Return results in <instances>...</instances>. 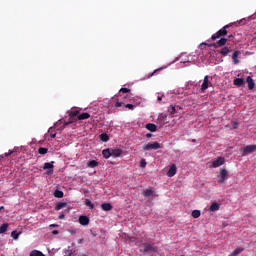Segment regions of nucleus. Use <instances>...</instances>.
<instances>
[{
    "mask_svg": "<svg viewBox=\"0 0 256 256\" xmlns=\"http://www.w3.org/2000/svg\"><path fill=\"white\" fill-rule=\"evenodd\" d=\"M143 253L145 255H153L154 253H159V248L155 245V242H146L142 244Z\"/></svg>",
    "mask_w": 256,
    "mask_h": 256,
    "instance_id": "nucleus-1",
    "label": "nucleus"
},
{
    "mask_svg": "<svg viewBox=\"0 0 256 256\" xmlns=\"http://www.w3.org/2000/svg\"><path fill=\"white\" fill-rule=\"evenodd\" d=\"M231 27V24L225 25L222 29L218 30L215 34L212 35V41H216V39H221V37H225L228 33V29Z\"/></svg>",
    "mask_w": 256,
    "mask_h": 256,
    "instance_id": "nucleus-2",
    "label": "nucleus"
},
{
    "mask_svg": "<svg viewBox=\"0 0 256 256\" xmlns=\"http://www.w3.org/2000/svg\"><path fill=\"white\" fill-rule=\"evenodd\" d=\"M256 151V145L252 144V145H248L245 147H241L240 148V153H242V157H247V155H251V153H255Z\"/></svg>",
    "mask_w": 256,
    "mask_h": 256,
    "instance_id": "nucleus-3",
    "label": "nucleus"
},
{
    "mask_svg": "<svg viewBox=\"0 0 256 256\" xmlns=\"http://www.w3.org/2000/svg\"><path fill=\"white\" fill-rule=\"evenodd\" d=\"M142 149H144V151H151V149H153L154 151H157V149H161V144H159V142H154V143H148V144H144L142 146Z\"/></svg>",
    "mask_w": 256,
    "mask_h": 256,
    "instance_id": "nucleus-4",
    "label": "nucleus"
},
{
    "mask_svg": "<svg viewBox=\"0 0 256 256\" xmlns=\"http://www.w3.org/2000/svg\"><path fill=\"white\" fill-rule=\"evenodd\" d=\"M227 177H229V172L227 169H220V178L218 179V183L222 185V183H225Z\"/></svg>",
    "mask_w": 256,
    "mask_h": 256,
    "instance_id": "nucleus-5",
    "label": "nucleus"
},
{
    "mask_svg": "<svg viewBox=\"0 0 256 256\" xmlns=\"http://www.w3.org/2000/svg\"><path fill=\"white\" fill-rule=\"evenodd\" d=\"M183 108H181V106H173L171 105L168 108V113H170L171 117H177V113H179V111H181Z\"/></svg>",
    "mask_w": 256,
    "mask_h": 256,
    "instance_id": "nucleus-6",
    "label": "nucleus"
},
{
    "mask_svg": "<svg viewBox=\"0 0 256 256\" xmlns=\"http://www.w3.org/2000/svg\"><path fill=\"white\" fill-rule=\"evenodd\" d=\"M221 165H225V157H218L212 162V167L214 169H217V167H221Z\"/></svg>",
    "mask_w": 256,
    "mask_h": 256,
    "instance_id": "nucleus-7",
    "label": "nucleus"
},
{
    "mask_svg": "<svg viewBox=\"0 0 256 256\" xmlns=\"http://www.w3.org/2000/svg\"><path fill=\"white\" fill-rule=\"evenodd\" d=\"M227 38H221L220 40L217 41V43L213 44H208V47H223L224 45H227Z\"/></svg>",
    "mask_w": 256,
    "mask_h": 256,
    "instance_id": "nucleus-8",
    "label": "nucleus"
},
{
    "mask_svg": "<svg viewBox=\"0 0 256 256\" xmlns=\"http://www.w3.org/2000/svg\"><path fill=\"white\" fill-rule=\"evenodd\" d=\"M53 163H55V162H51V163H49V162H46V163H44V166H43V169H44V171H47V175H53Z\"/></svg>",
    "mask_w": 256,
    "mask_h": 256,
    "instance_id": "nucleus-9",
    "label": "nucleus"
},
{
    "mask_svg": "<svg viewBox=\"0 0 256 256\" xmlns=\"http://www.w3.org/2000/svg\"><path fill=\"white\" fill-rule=\"evenodd\" d=\"M168 177H175L177 175V165L172 164L167 172Z\"/></svg>",
    "mask_w": 256,
    "mask_h": 256,
    "instance_id": "nucleus-10",
    "label": "nucleus"
},
{
    "mask_svg": "<svg viewBox=\"0 0 256 256\" xmlns=\"http://www.w3.org/2000/svg\"><path fill=\"white\" fill-rule=\"evenodd\" d=\"M207 89H209V76L204 77V81L201 85L202 93H205V91H207Z\"/></svg>",
    "mask_w": 256,
    "mask_h": 256,
    "instance_id": "nucleus-11",
    "label": "nucleus"
},
{
    "mask_svg": "<svg viewBox=\"0 0 256 256\" xmlns=\"http://www.w3.org/2000/svg\"><path fill=\"white\" fill-rule=\"evenodd\" d=\"M246 83H248V89L250 91L255 89V80L251 76H247Z\"/></svg>",
    "mask_w": 256,
    "mask_h": 256,
    "instance_id": "nucleus-12",
    "label": "nucleus"
},
{
    "mask_svg": "<svg viewBox=\"0 0 256 256\" xmlns=\"http://www.w3.org/2000/svg\"><path fill=\"white\" fill-rule=\"evenodd\" d=\"M112 157L115 159L117 157H121V155H123V150L119 149V148H112Z\"/></svg>",
    "mask_w": 256,
    "mask_h": 256,
    "instance_id": "nucleus-13",
    "label": "nucleus"
},
{
    "mask_svg": "<svg viewBox=\"0 0 256 256\" xmlns=\"http://www.w3.org/2000/svg\"><path fill=\"white\" fill-rule=\"evenodd\" d=\"M220 55H222V57H227V55H229V53H231V47L229 46H225L223 47L220 51H219Z\"/></svg>",
    "mask_w": 256,
    "mask_h": 256,
    "instance_id": "nucleus-14",
    "label": "nucleus"
},
{
    "mask_svg": "<svg viewBox=\"0 0 256 256\" xmlns=\"http://www.w3.org/2000/svg\"><path fill=\"white\" fill-rule=\"evenodd\" d=\"M89 222H90V219H89V217L88 216H80L79 217V223H80V225H83V226H85V225H89Z\"/></svg>",
    "mask_w": 256,
    "mask_h": 256,
    "instance_id": "nucleus-15",
    "label": "nucleus"
},
{
    "mask_svg": "<svg viewBox=\"0 0 256 256\" xmlns=\"http://www.w3.org/2000/svg\"><path fill=\"white\" fill-rule=\"evenodd\" d=\"M240 54H241V52H239L238 50L234 51V53L232 55V60H233L234 65H238Z\"/></svg>",
    "mask_w": 256,
    "mask_h": 256,
    "instance_id": "nucleus-16",
    "label": "nucleus"
},
{
    "mask_svg": "<svg viewBox=\"0 0 256 256\" xmlns=\"http://www.w3.org/2000/svg\"><path fill=\"white\" fill-rule=\"evenodd\" d=\"M233 84L236 85V87H243V85H245V80L243 78H236L234 79Z\"/></svg>",
    "mask_w": 256,
    "mask_h": 256,
    "instance_id": "nucleus-17",
    "label": "nucleus"
},
{
    "mask_svg": "<svg viewBox=\"0 0 256 256\" xmlns=\"http://www.w3.org/2000/svg\"><path fill=\"white\" fill-rule=\"evenodd\" d=\"M102 155H103L104 159H109V157H113L112 156V151L109 148L104 149L102 151Z\"/></svg>",
    "mask_w": 256,
    "mask_h": 256,
    "instance_id": "nucleus-18",
    "label": "nucleus"
},
{
    "mask_svg": "<svg viewBox=\"0 0 256 256\" xmlns=\"http://www.w3.org/2000/svg\"><path fill=\"white\" fill-rule=\"evenodd\" d=\"M99 166V162L97 160H90L87 162V167L90 169H95V167Z\"/></svg>",
    "mask_w": 256,
    "mask_h": 256,
    "instance_id": "nucleus-19",
    "label": "nucleus"
},
{
    "mask_svg": "<svg viewBox=\"0 0 256 256\" xmlns=\"http://www.w3.org/2000/svg\"><path fill=\"white\" fill-rule=\"evenodd\" d=\"M143 197H151L155 195V192L151 188H147L142 192Z\"/></svg>",
    "mask_w": 256,
    "mask_h": 256,
    "instance_id": "nucleus-20",
    "label": "nucleus"
},
{
    "mask_svg": "<svg viewBox=\"0 0 256 256\" xmlns=\"http://www.w3.org/2000/svg\"><path fill=\"white\" fill-rule=\"evenodd\" d=\"M101 209L103 211H111L113 209V205L111 203H102Z\"/></svg>",
    "mask_w": 256,
    "mask_h": 256,
    "instance_id": "nucleus-21",
    "label": "nucleus"
},
{
    "mask_svg": "<svg viewBox=\"0 0 256 256\" xmlns=\"http://www.w3.org/2000/svg\"><path fill=\"white\" fill-rule=\"evenodd\" d=\"M146 129L148 131H151V133H155V131H157V125H155L153 123H148V124H146Z\"/></svg>",
    "mask_w": 256,
    "mask_h": 256,
    "instance_id": "nucleus-22",
    "label": "nucleus"
},
{
    "mask_svg": "<svg viewBox=\"0 0 256 256\" xmlns=\"http://www.w3.org/2000/svg\"><path fill=\"white\" fill-rule=\"evenodd\" d=\"M219 209H221V204L217 202H213L210 206V211L212 212L219 211Z\"/></svg>",
    "mask_w": 256,
    "mask_h": 256,
    "instance_id": "nucleus-23",
    "label": "nucleus"
},
{
    "mask_svg": "<svg viewBox=\"0 0 256 256\" xmlns=\"http://www.w3.org/2000/svg\"><path fill=\"white\" fill-rule=\"evenodd\" d=\"M65 207H67L66 202H58L55 206V210L56 211H61V209H65Z\"/></svg>",
    "mask_w": 256,
    "mask_h": 256,
    "instance_id": "nucleus-24",
    "label": "nucleus"
},
{
    "mask_svg": "<svg viewBox=\"0 0 256 256\" xmlns=\"http://www.w3.org/2000/svg\"><path fill=\"white\" fill-rule=\"evenodd\" d=\"M90 117H91V114L84 112V113L78 115V120L84 121L85 119H89Z\"/></svg>",
    "mask_w": 256,
    "mask_h": 256,
    "instance_id": "nucleus-25",
    "label": "nucleus"
},
{
    "mask_svg": "<svg viewBox=\"0 0 256 256\" xmlns=\"http://www.w3.org/2000/svg\"><path fill=\"white\" fill-rule=\"evenodd\" d=\"M9 229V223H4L0 226V235H2L3 233H7Z\"/></svg>",
    "mask_w": 256,
    "mask_h": 256,
    "instance_id": "nucleus-26",
    "label": "nucleus"
},
{
    "mask_svg": "<svg viewBox=\"0 0 256 256\" xmlns=\"http://www.w3.org/2000/svg\"><path fill=\"white\" fill-rule=\"evenodd\" d=\"M64 193L61 190H55L54 191V197H56L57 199H63Z\"/></svg>",
    "mask_w": 256,
    "mask_h": 256,
    "instance_id": "nucleus-27",
    "label": "nucleus"
},
{
    "mask_svg": "<svg viewBox=\"0 0 256 256\" xmlns=\"http://www.w3.org/2000/svg\"><path fill=\"white\" fill-rule=\"evenodd\" d=\"M38 153H39V155H47V153H49V149L45 148V147H40L38 149Z\"/></svg>",
    "mask_w": 256,
    "mask_h": 256,
    "instance_id": "nucleus-28",
    "label": "nucleus"
},
{
    "mask_svg": "<svg viewBox=\"0 0 256 256\" xmlns=\"http://www.w3.org/2000/svg\"><path fill=\"white\" fill-rule=\"evenodd\" d=\"M19 235H21V232H17V230L11 232V237L12 239H14V241H17V239H19Z\"/></svg>",
    "mask_w": 256,
    "mask_h": 256,
    "instance_id": "nucleus-29",
    "label": "nucleus"
},
{
    "mask_svg": "<svg viewBox=\"0 0 256 256\" xmlns=\"http://www.w3.org/2000/svg\"><path fill=\"white\" fill-rule=\"evenodd\" d=\"M30 256H45V254H43V252H41L39 250H32L30 252Z\"/></svg>",
    "mask_w": 256,
    "mask_h": 256,
    "instance_id": "nucleus-30",
    "label": "nucleus"
},
{
    "mask_svg": "<svg viewBox=\"0 0 256 256\" xmlns=\"http://www.w3.org/2000/svg\"><path fill=\"white\" fill-rule=\"evenodd\" d=\"M100 141H103L104 143H107V141H109V135H107V133H102L100 135Z\"/></svg>",
    "mask_w": 256,
    "mask_h": 256,
    "instance_id": "nucleus-31",
    "label": "nucleus"
},
{
    "mask_svg": "<svg viewBox=\"0 0 256 256\" xmlns=\"http://www.w3.org/2000/svg\"><path fill=\"white\" fill-rule=\"evenodd\" d=\"M85 205L86 207H89V209H95V204H93V202H91L89 199L85 200Z\"/></svg>",
    "mask_w": 256,
    "mask_h": 256,
    "instance_id": "nucleus-32",
    "label": "nucleus"
},
{
    "mask_svg": "<svg viewBox=\"0 0 256 256\" xmlns=\"http://www.w3.org/2000/svg\"><path fill=\"white\" fill-rule=\"evenodd\" d=\"M192 217H193L194 219H199V217H201V211H199V210H193V211H192Z\"/></svg>",
    "mask_w": 256,
    "mask_h": 256,
    "instance_id": "nucleus-33",
    "label": "nucleus"
},
{
    "mask_svg": "<svg viewBox=\"0 0 256 256\" xmlns=\"http://www.w3.org/2000/svg\"><path fill=\"white\" fill-rule=\"evenodd\" d=\"M245 249L243 248H236L229 256H237L239 253H242Z\"/></svg>",
    "mask_w": 256,
    "mask_h": 256,
    "instance_id": "nucleus-34",
    "label": "nucleus"
},
{
    "mask_svg": "<svg viewBox=\"0 0 256 256\" xmlns=\"http://www.w3.org/2000/svg\"><path fill=\"white\" fill-rule=\"evenodd\" d=\"M79 113L80 111L79 110H72L69 112V117H79Z\"/></svg>",
    "mask_w": 256,
    "mask_h": 256,
    "instance_id": "nucleus-35",
    "label": "nucleus"
},
{
    "mask_svg": "<svg viewBox=\"0 0 256 256\" xmlns=\"http://www.w3.org/2000/svg\"><path fill=\"white\" fill-rule=\"evenodd\" d=\"M167 67H160L156 70L153 71V73H151L148 77H153V75H155V73H157L158 71H163V69H166Z\"/></svg>",
    "mask_w": 256,
    "mask_h": 256,
    "instance_id": "nucleus-36",
    "label": "nucleus"
},
{
    "mask_svg": "<svg viewBox=\"0 0 256 256\" xmlns=\"http://www.w3.org/2000/svg\"><path fill=\"white\" fill-rule=\"evenodd\" d=\"M140 167H142V169H145V167H147V161L145 159H142L140 161Z\"/></svg>",
    "mask_w": 256,
    "mask_h": 256,
    "instance_id": "nucleus-37",
    "label": "nucleus"
},
{
    "mask_svg": "<svg viewBox=\"0 0 256 256\" xmlns=\"http://www.w3.org/2000/svg\"><path fill=\"white\" fill-rule=\"evenodd\" d=\"M125 107H126V109H129V111L135 110V105H133V104H126Z\"/></svg>",
    "mask_w": 256,
    "mask_h": 256,
    "instance_id": "nucleus-38",
    "label": "nucleus"
},
{
    "mask_svg": "<svg viewBox=\"0 0 256 256\" xmlns=\"http://www.w3.org/2000/svg\"><path fill=\"white\" fill-rule=\"evenodd\" d=\"M67 123H68L69 125L75 123V117H74V116H69V119H68Z\"/></svg>",
    "mask_w": 256,
    "mask_h": 256,
    "instance_id": "nucleus-39",
    "label": "nucleus"
},
{
    "mask_svg": "<svg viewBox=\"0 0 256 256\" xmlns=\"http://www.w3.org/2000/svg\"><path fill=\"white\" fill-rule=\"evenodd\" d=\"M120 93H131V89L129 88H121Z\"/></svg>",
    "mask_w": 256,
    "mask_h": 256,
    "instance_id": "nucleus-40",
    "label": "nucleus"
},
{
    "mask_svg": "<svg viewBox=\"0 0 256 256\" xmlns=\"http://www.w3.org/2000/svg\"><path fill=\"white\" fill-rule=\"evenodd\" d=\"M232 127H233V129H238L239 128V122L233 121L232 122Z\"/></svg>",
    "mask_w": 256,
    "mask_h": 256,
    "instance_id": "nucleus-41",
    "label": "nucleus"
},
{
    "mask_svg": "<svg viewBox=\"0 0 256 256\" xmlns=\"http://www.w3.org/2000/svg\"><path fill=\"white\" fill-rule=\"evenodd\" d=\"M115 107H117V108L123 107V102H116Z\"/></svg>",
    "mask_w": 256,
    "mask_h": 256,
    "instance_id": "nucleus-42",
    "label": "nucleus"
},
{
    "mask_svg": "<svg viewBox=\"0 0 256 256\" xmlns=\"http://www.w3.org/2000/svg\"><path fill=\"white\" fill-rule=\"evenodd\" d=\"M59 219H65V213L60 212V214H59Z\"/></svg>",
    "mask_w": 256,
    "mask_h": 256,
    "instance_id": "nucleus-43",
    "label": "nucleus"
},
{
    "mask_svg": "<svg viewBox=\"0 0 256 256\" xmlns=\"http://www.w3.org/2000/svg\"><path fill=\"white\" fill-rule=\"evenodd\" d=\"M146 137H147V139H151V137H153V134L148 133V134H146Z\"/></svg>",
    "mask_w": 256,
    "mask_h": 256,
    "instance_id": "nucleus-44",
    "label": "nucleus"
},
{
    "mask_svg": "<svg viewBox=\"0 0 256 256\" xmlns=\"http://www.w3.org/2000/svg\"><path fill=\"white\" fill-rule=\"evenodd\" d=\"M50 137H51V139H55L57 137V134L56 133L50 134Z\"/></svg>",
    "mask_w": 256,
    "mask_h": 256,
    "instance_id": "nucleus-45",
    "label": "nucleus"
},
{
    "mask_svg": "<svg viewBox=\"0 0 256 256\" xmlns=\"http://www.w3.org/2000/svg\"><path fill=\"white\" fill-rule=\"evenodd\" d=\"M52 233H53V235H59V231L58 230H53Z\"/></svg>",
    "mask_w": 256,
    "mask_h": 256,
    "instance_id": "nucleus-46",
    "label": "nucleus"
},
{
    "mask_svg": "<svg viewBox=\"0 0 256 256\" xmlns=\"http://www.w3.org/2000/svg\"><path fill=\"white\" fill-rule=\"evenodd\" d=\"M157 100H158L159 102L163 101V96H158V97H157Z\"/></svg>",
    "mask_w": 256,
    "mask_h": 256,
    "instance_id": "nucleus-47",
    "label": "nucleus"
},
{
    "mask_svg": "<svg viewBox=\"0 0 256 256\" xmlns=\"http://www.w3.org/2000/svg\"><path fill=\"white\" fill-rule=\"evenodd\" d=\"M67 125H69L68 122H65L62 129H65V127H67Z\"/></svg>",
    "mask_w": 256,
    "mask_h": 256,
    "instance_id": "nucleus-48",
    "label": "nucleus"
},
{
    "mask_svg": "<svg viewBox=\"0 0 256 256\" xmlns=\"http://www.w3.org/2000/svg\"><path fill=\"white\" fill-rule=\"evenodd\" d=\"M12 154H13V151L10 152V153H6L5 156H6V157H9V155H12Z\"/></svg>",
    "mask_w": 256,
    "mask_h": 256,
    "instance_id": "nucleus-49",
    "label": "nucleus"
},
{
    "mask_svg": "<svg viewBox=\"0 0 256 256\" xmlns=\"http://www.w3.org/2000/svg\"><path fill=\"white\" fill-rule=\"evenodd\" d=\"M78 243H79L80 245H83V239L78 240Z\"/></svg>",
    "mask_w": 256,
    "mask_h": 256,
    "instance_id": "nucleus-50",
    "label": "nucleus"
},
{
    "mask_svg": "<svg viewBox=\"0 0 256 256\" xmlns=\"http://www.w3.org/2000/svg\"><path fill=\"white\" fill-rule=\"evenodd\" d=\"M233 34L228 35V39H233Z\"/></svg>",
    "mask_w": 256,
    "mask_h": 256,
    "instance_id": "nucleus-51",
    "label": "nucleus"
},
{
    "mask_svg": "<svg viewBox=\"0 0 256 256\" xmlns=\"http://www.w3.org/2000/svg\"><path fill=\"white\" fill-rule=\"evenodd\" d=\"M50 227H59L57 224H51Z\"/></svg>",
    "mask_w": 256,
    "mask_h": 256,
    "instance_id": "nucleus-52",
    "label": "nucleus"
},
{
    "mask_svg": "<svg viewBox=\"0 0 256 256\" xmlns=\"http://www.w3.org/2000/svg\"><path fill=\"white\" fill-rule=\"evenodd\" d=\"M5 209V206H0V211H3Z\"/></svg>",
    "mask_w": 256,
    "mask_h": 256,
    "instance_id": "nucleus-53",
    "label": "nucleus"
},
{
    "mask_svg": "<svg viewBox=\"0 0 256 256\" xmlns=\"http://www.w3.org/2000/svg\"><path fill=\"white\" fill-rule=\"evenodd\" d=\"M197 142V140L196 139H192V143H196Z\"/></svg>",
    "mask_w": 256,
    "mask_h": 256,
    "instance_id": "nucleus-54",
    "label": "nucleus"
},
{
    "mask_svg": "<svg viewBox=\"0 0 256 256\" xmlns=\"http://www.w3.org/2000/svg\"><path fill=\"white\" fill-rule=\"evenodd\" d=\"M66 211V213H69V211H70V209L68 208L67 210H65Z\"/></svg>",
    "mask_w": 256,
    "mask_h": 256,
    "instance_id": "nucleus-55",
    "label": "nucleus"
}]
</instances>
